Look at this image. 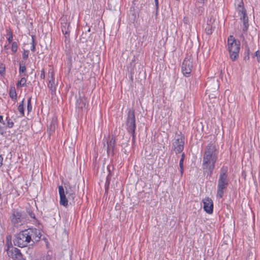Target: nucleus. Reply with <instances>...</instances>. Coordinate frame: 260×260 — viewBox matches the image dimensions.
Listing matches in <instances>:
<instances>
[{
  "label": "nucleus",
  "instance_id": "f257e3e1",
  "mask_svg": "<svg viewBox=\"0 0 260 260\" xmlns=\"http://www.w3.org/2000/svg\"><path fill=\"white\" fill-rule=\"evenodd\" d=\"M41 236L40 232L37 229H28L16 234L13 242L15 246L22 248L39 241Z\"/></svg>",
  "mask_w": 260,
  "mask_h": 260
},
{
  "label": "nucleus",
  "instance_id": "f03ea898",
  "mask_svg": "<svg viewBox=\"0 0 260 260\" xmlns=\"http://www.w3.org/2000/svg\"><path fill=\"white\" fill-rule=\"evenodd\" d=\"M218 151L215 145L209 144L204 152L203 159L204 170L209 171L211 174L215 167V164L217 159Z\"/></svg>",
  "mask_w": 260,
  "mask_h": 260
},
{
  "label": "nucleus",
  "instance_id": "7ed1b4c3",
  "mask_svg": "<svg viewBox=\"0 0 260 260\" xmlns=\"http://www.w3.org/2000/svg\"><path fill=\"white\" fill-rule=\"evenodd\" d=\"M228 50L230 58L232 61H235L239 57L240 49V42L235 39L233 36L231 35L227 41Z\"/></svg>",
  "mask_w": 260,
  "mask_h": 260
},
{
  "label": "nucleus",
  "instance_id": "20e7f679",
  "mask_svg": "<svg viewBox=\"0 0 260 260\" xmlns=\"http://www.w3.org/2000/svg\"><path fill=\"white\" fill-rule=\"evenodd\" d=\"M228 170L226 169H222L218 181L217 197L221 198L223 197L224 190L228 185Z\"/></svg>",
  "mask_w": 260,
  "mask_h": 260
},
{
  "label": "nucleus",
  "instance_id": "39448f33",
  "mask_svg": "<svg viewBox=\"0 0 260 260\" xmlns=\"http://www.w3.org/2000/svg\"><path fill=\"white\" fill-rule=\"evenodd\" d=\"M236 1L239 2V4H237V9L240 15V20L242 22L243 31L246 32L249 26L248 19L246 14V11L243 7L244 4L243 0Z\"/></svg>",
  "mask_w": 260,
  "mask_h": 260
},
{
  "label": "nucleus",
  "instance_id": "423d86ee",
  "mask_svg": "<svg viewBox=\"0 0 260 260\" xmlns=\"http://www.w3.org/2000/svg\"><path fill=\"white\" fill-rule=\"evenodd\" d=\"M135 121V110L133 108L129 109L127 113L126 125L127 131L133 135L134 138L136 128Z\"/></svg>",
  "mask_w": 260,
  "mask_h": 260
},
{
  "label": "nucleus",
  "instance_id": "0eeeda50",
  "mask_svg": "<svg viewBox=\"0 0 260 260\" xmlns=\"http://www.w3.org/2000/svg\"><path fill=\"white\" fill-rule=\"evenodd\" d=\"M193 59L191 56H187L184 59L182 64V72L186 77L189 76L192 70L193 64Z\"/></svg>",
  "mask_w": 260,
  "mask_h": 260
},
{
  "label": "nucleus",
  "instance_id": "6e6552de",
  "mask_svg": "<svg viewBox=\"0 0 260 260\" xmlns=\"http://www.w3.org/2000/svg\"><path fill=\"white\" fill-rule=\"evenodd\" d=\"M7 253L9 257H11L14 260H25L20 250L17 248L13 246L8 247Z\"/></svg>",
  "mask_w": 260,
  "mask_h": 260
},
{
  "label": "nucleus",
  "instance_id": "1a4fd4ad",
  "mask_svg": "<svg viewBox=\"0 0 260 260\" xmlns=\"http://www.w3.org/2000/svg\"><path fill=\"white\" fill-rule=\"evenodd\" d=\"M184 144V138L182 137H178L175 138L173 143V147L176 153H181L183 151Z\"/></svg>",
  "mask_w": 260,
  "mask_h": 260
},
{
  "label": "nucleus",
  "instance_id": "9d476101",
  "mask_svg": "<svg viewBox=\"0 0 260 260\" xmlns=\"http://www.w3.org/2000/svg\"><path fill=\"white\" fill-rule=\"evenodd\" d=\"M104 148H105L107 152V153L109 154L110 153L112 154L114 153L115 140L113 136L111 138H109V141H106L103 143Z\"/></svg>",
  "mask_w": 260,
  "mask_h": 260
},
{
  "label": "nucleus",
  "instance_id": "9b49d317",
  "mask_svg": "<svg viewBox=\"0 0 260 260\" xmlns=\"http://www.w3.org/2000/svg\"><path fill=\"white\" fill-rule=\"evenodd\" d=\"M48 87L51 90L52 92H55L56 90V84L54 77V72L52 68L48 71Z\"/></svg>",
  "mask_w": 260,
  "mask_h": 260
},
{
  "label": "nucleus",
  "instance_id": "f8f14e48",
  "mask_svg": "<svg viewBox=\"0 0 260 260\" xmlns=\"http://www.w3.org/2000/svg\"><path fill=\"white\" fill-rule=\"evenodd\" d=\"M203 203L204 210L208 214L212 213L213 209L212 200L209 198H206L203 200Z\"/></svg>",
  "mask_w": 260,
  "mask_h": 260
},
{
  "label": "nucleus",
  "instance_id": "ddd939ff",
  "mask_svg": "<svg viewBox=\"0 0 260 260\" xmlns=\"http://www.w3.org/2000/svg\"><path fill=\"white\" fill-rule=\"evenodd\" d=\"M87 107V99L85 97H80L77 100L76 108L78 109L79 111L83 109L85 110Z\"/></svg>",
  "mask_w": 260,
  "mask_h": 260
},
{
  "label": "nucleus",
  "instance_id": "4468645a",
  "mask_svg": "<svg viewBox=\"0 0 260 260\" xmlns=\"http://www.w3.org/2000/svg\"><path fill=\"white\" fill-rule=\"evenodd\" d=\"M58 190L60 196V204L67 207L68 205V199H67L65 193L64 188L62 186H58Z\"/></svg>",
  "mask_w": 260,
  "mask_h": 260
},
{
  "label": "nucleus",
  "instance_id": "2eb2a0df",
  "mask_svg": "<svg viewBox=\"0 0 260 260\" xmlns=\"http://www.w3.org/2000/svg\"><path fill=\"white\" fill-rule=\"evenodd\" d=\"M64 187L66 188V194L68 195V199L74 200L75 197L74 188L72 187L69 183H65Z\"/></svg>",
  "mask_w": 260,
  "mask_h": 260
},
{
  "label": "nucleus",
  "instance_id": "dca6fc26",
  "mask_svg": "<svg viewBox=\"0 0 260 260\" xmlns=\"http://www.w3.org/2000/svg\"><path fill=\"white\" fill-rule=\"evenodd\" d=\"M21 213L18 210H14L11 216V221L14 224H18L21 220Z\"/></svg>",
  "mask_w": 260,
  "mask_h": 260
},
{
  "label": "nucleus",
  "instance_id": "f3484780",
  "mask_svg": "<svg viewBox=\"0 0 260 260\" xmlns=\"http://www.w3.org/2000/svg\"><path fill=\"white\" fill-rule=\"evenodd\" d=\"M61 30H62V32L65 35H68L69 32L70 31L69 29V26H70L69 23H68L67 22V19L66 17H63L62 18H61Z\"/></svg>",
  "mask_w": 260,
  "mask_h": 260
},
{
  "label": "nucleus",
  "instance_id": "a211bd4d",
  "mask_svg": "<svg viewBox=\"0 0 260 260\" xmlns=\"http://www.w3.org/2000/svg\"><path fill=\"white\" fill-rule=\"evenodd\" d=\"M56 126V118L53 117L51 122L50 126L48 127L47 131H48L50 135L55 131Z\"/></svg>",
  "mask_w": 260,
  "mask_h": 260
},
{
  "label": "nucleus",
  "instance_id": "6ab92c4d",
  "mask_svg": "<svg viewBox=\"0 0 260 260\" xmlns=\"http://www.w3.org/2000/svg\"><path fill=\"white\" fill-rule=\"evenodd\" d=\"M9 95L12 100H16L17 98V93L14 87H11L10 90Z\"/></svg>",
  "mask_w": 260,
  "mask_h": 260
},
{
  "label": "nucleus",
  "instance_id": "aec40b11",
  "mask_svg": "<svg viewBox=\"0 0 260 260\" xmlns=\"http://www.w3.org/2000/svg\"><path fill=\"white\" fill-rule=\"evenodd\" d=\"M214 28L215 27H213L212 25L208 23L205 27V31L206 34L209 35H211Z\"/></svg>",
  "mask_w": 260,
  "mask_h": 260
},
{
  "label": "nucleus",
  "instance_id": "412c9836",
  "mask_svg": "<svg viewBox=\"0 0 260 260\" xmlns=\"http://www.w3.org/2000/svg\"><path fill=\"white\" fill-rule=\"evenodd\" d=\"M245 56L244 57V59L245 60H248L249 59V54H250V49L247 46V45H245Z\"/></svg>",
  "mask_w": 260,
  "mask_h": 260
},
{
  "label": "nucleus",
  "instance_id": "4be33fe9",
  "mask_svg": "<svg viewBox=\"0 0 260 260\" xmlns=\"http://www.w3.org/2000/svg\"><path fill=\"white\" fill-rule=\"evenodd\" d=\"M6 68L5 65L3 63H0V75L4 76L5 75Z\"/></svg>",
  "mask_w": 260,
  "mask_h": 260
},
{
  "label": "nucleus",
  "instance_id": "5701e85b",
  "mask_svg": "<svg viewBox=\"0 0 260 260\" xmlns=\"http://www.w3.org/2000/svg\"><path fill=\"white\" fill-rule=\"evenodd\" d=\"M26 81V80L25 78H22L20 80L18 81L17 86L18 87L24 86L25 85Z\"/></svg>",
  "mask_w": 260,
  "mask_h": 260
},
{
  "label": "nucleus",
  "instance_id": "b1692460",
  "mask_svg": "<svg viewBox=\"0 0 260 260\" xmlns=\"http://www.w3.org/2000/svg\"><path fill=\"white\" fill-rule=\"evenodd\" d=\"M23 102L24 100H22L21 103L19 105L18 107V110L20 112V113L23 115H24V108H23Z\"/></svg>",
  "mask_w": 260,
  "mask_h": 260
},
{
  "label": "nucleus",
  "instance_id": "393cba45",
  "mask_svg": "<svg viewBox=\"0 0 260 260\" xmlns=\"http://www.w3.org/2000/svg\"><path fill=\"white\" fill-rule=\"evenodd\" d=\"M8 36V38H7V39H8V41L9 42V43H11L12 42V40H13V34H12V32L11 31H8L7 32V35Z\"/></svg>",
  "mask_w": 260,
  "mask_h": 260
},
{
  "label": "nucleus",
  "instance_id": "a878e982",
  "mask_svg": "<svg viewBox=\"0 0 260 260\" xmlns=\"http://www.w3.org/2000/svg\"><path fill=\"white\" fill-rule=\"evenodd\" d=\"M25 71H26V68H25V66L24 64H23L22 62H20V64H19V72L20 73H23Z\"/></svg>",
  "mask_w": 260,
  "mask_h": 260
},
{
  "label": "nucleus",
  "instance_id": "bb28decb",
  "mask_svg": "<svg viewBox=\"0 0 260 260\" xmlns=\"http://www.w3.org/2000/svg\"><path fill=\"white\" fill-rule=\"evenodd\" d=\"M11 49H12V51L14 53H15L17 51V44L16 42H14L12 43Z\"/></svg>",
  "mask_w": 260,
  "mask_h": 260
},
{
  "label": "nucleus",
  "instance_id": "cd10ccee",
  "mask_svg": "<svg viewBox=\"0 0 260 260\" xmlns=\"http://www.w3.org/2000/svg\"><path fill=\"white\" fill-rule=\"evenodd\" d=\"M27 110L28 112H29L32 109V106L31 105V97L29 98L27 100Z\"/></svg>",
  "mask_w": 260,
  "mask_h": 260
},
{
  "label": "nucleus",
  "instance_id": "c85d7f7f",
  "mask_svg": "<svg viewBox=\"0 0 260 260\" xmlns=\"http://www.w3.org/2000/svg\"><path fill=\"white\" fill-rule=\"evenodd\" d=\"M6 120L7 121V126L10 128H12L14 125L13 122L11 121L9 117H7Z\"/></svg>",
  "mask_w": 260,
  "mask_h": 260
},
{
  "label": "nucleus",
  "instance_id": "c756f323",
  "mask_svg": "<svg viewBox=\"0 0 260 260\" xmlns=\"http://www.w3.org/2000/svg\"><path fill=\"white\" fill-rule=\"evenodd\" d=\"M30 50L32 52H35L36 50V43L35 42V40L33 36H32V46L31 47Z\"/></svg>",
  "mask_w": 260,
  "mask_h": 260
},
{
  "label": "nucleus",
  "instance_id": "7c9ffc66",
  "mask_svg": "<svg viewBox=\"0 0 260 260\" xmlns=\"http://www.w3.org/2000/svg\"><path fill=\"white\" fill-rule=\"evenodd\" d=\"M22 56L24 59H27L28 56V51L24 50L23 52Z\"/></svg>",
  "mask_w": 260,
  "mask_h": 260
},
{
  "label": "nucleus",
  "instance_id": "2f4dec72",
  "mask_svg": "<svg viewBox=\"0 0 260 260\" xmlns=\"http://www.w3.org/2000/svg\"><path fill=\"white\" fill-rule=\"evenodd\" d=\"M213 83H214V84L215 85L214 88L213 89L214 91L217 92V90H218V86H219L218 84L217 83V80H215V81L214 80L213 81Z\"/></svg>",
  "mask_w": 260,
  "mask_h": 260
},
{
  "label": "nucleus",
  "instance_id": "473e14b6",
  "mask_svg": "<svg viewBox=\"0 0 260 260\" xmlns=\"http://www.w3.org/2000/svg\"><path fill=\"white\" fill-rule=\"evenodd\" d=\"M255 56H256L257 61L260 62V51H256L255 52Z\"/></svg>",
  "mask_w": 260,
  "mask_h": 260
},
{
  "label": "nucleus",
  "instance_id": "72a5a7b5",
  "mask_svg": "<svg viewBox=\"0 0 260 260\" xmlns=\"http://www.w3.org/2000/svg\"><path fill=\"white\" fill-rule=\"evenodd\" d=\"M40 77L42 79H44L45 78V73L44 69L42 70L41 71Z\"/></svg>",
  "mask_w": 260,
  "mask_h": 260
},
{
  "label": "nucleus",
  "instance_id": "f704fd0d",
  "mask_svg": "<svg viewBox=\"0 0 260 260\" xmlns=\"http://www.w3.org/2000/svg\"><path fill=\"white\" fill-rule=\"evenodd\" d=\"M183 158H181L179 161V167L180 168H183Z\"/></svg>",
  "mask_w": 260,
  "mask_h": 260
},
{
  "label": "nucleus",
  "instance_id": "c9c22d12",
  "mask_svg": "<svg viewBox=\"0 0 260 260\" xmlns=\"http://www.w3.org/2000/svg\"><path fill=\"white\" fill-rule=\"evenodd\" d=\"M0 122L3 124H5L4 120H3V117L1 115H0Z\"/></svg>",
  "mask_w": 260,
  "mask_h": 260
},
{
  "label": "nucleus",
  "instance_id": "e433bc0d",
  "mask_svg": "<svg viewBox=\"0 0 260 260\" xmlns=\"http://www.w3.org/2000/svg\"><path fill=\"white\" fill-rule=\"evenodd\" d=\"M206 0H198V2L199 3H200V4H203L204 3H205V1Z\"/></svg>",
  "mask_w": 260,
  "mask_h": 260
},
{
  "label": "nucleus",
  "instance_id": "4c0bfd02",
  "mask_svg": "<svg viewBox=\"0 0 260 260\" xmlns=\"http://www.w3.org/2000/svg\"><path fill=\"white\" fill-rule=\"evenodd\" d=\"M180 168V174L182 176L183 174V168Z\"/></svg>",
  "mask_w": 260,
  "mask_h": 260
},
{
  "label": "nucleus",
  "instance_id": "58836bf2",
  "mask_svg": "<svg viewBox=\"0 0 260 260\" xmlns=\"http://www.w3.org/2000/svg\"><path fill=\"white\" fill-rule=\"evenodd\" d=\"M3 162V157L1 155H0V166L2 165Z\"/></svg>",
  "mask_w": 260,
  "mask_h": 260
},
{
  "label": "nucleus",
  "instance_id": "ea45409f",
  "mask_svg": "<svg viewBox=\"0 0 260 260\" xmlns=\"http://www.w3.org/2000/svg\"><path fill=\"white\" fill-rule=\"evenodd\" d=\"M155 5H156V7H158V0H155Z\"/></svg>",
  "mask_w": 260,
  "mask_h": 260
},
{
  "label": "nucleus",
  "instance_id": "a19ab883",
  "mask_svg": "<svg viewBox=\"0 0 260 260\" xmlns=\"http://www.w3.org/2000/svg\"><path fill=\"white\" fill-rule=\"evenodd\" d=\"M30 215L31 217L35 218V214L34 213H31Z\"/></svg>",
  "mask_w": 260,
  "mask_h": 260
},
{
  "label": "nucleus",
  "instance_id": "79ce46f5",
  "mask_svg": "<svg viewBox=\"0 0 260 260\" xmlns=\"http://www.w3.org/2000/svg\"><path fill=\"white\" fill-rule=\"evenodd\" d=\"M181 158H183V159L184 158V153H183V154H182V157H181Z\"/></svg>",
  "mask_w": 260,
  "mask_h": 260
},
{
  "label": "nucleus",
  "instance_id": "37998d69",
  "mask_svg": "<svg viewBox=\"0 0 260 260\" xmlns=\"http://www.w3.org/2000/svg\"><path fill=\"white\" fill-rule=\"evenodd\" d=\"M107 183H108V185H109V181H108Z\"/></svg>",
  "mask_w": 260,
  "mask_h": 260
},
{
  "label": "nucleus",
  "instance_id": "c03bdc74",
  "mask_svg": "<svg viewBox=\"0 0 260 260\" xmlns=\"http://www.w3.org/2000/svg\"><path fill=\"white\" fill-rule=\"evenodd\" d=\"M66 260H70V259L69 257H68Z\"/></svg>",
  "mask_w": 260,
  "mask_h": 260
},
{
  "label": "nucleus",
  "instance_id": "a18cd8bd",
  "mask_svg": "<svg viewBox=\"0 0 260 260\" xmlns=\"http://www.w3.org/2000/svg\"><path fill=\"white\" fill-rule=\"evenodd\" d=\"M177 1H179L180 0H176Z\"/></svg>",
  "mask_w": 260,
  "mask_h": 260
}]
</instances>
